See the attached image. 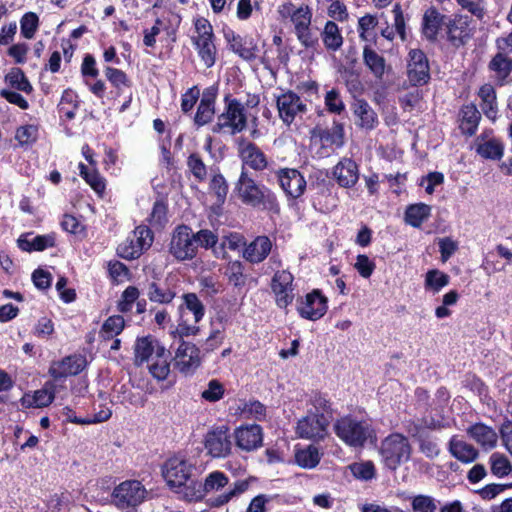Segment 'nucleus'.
I'll return each mask as SVG.
<instances>
[{"mask_svg":"<svg viewBox=\"0 0 512 512\" xmlns=\"http://www.w3.org/2000/svg\"><path fill=\"white\" fill-rule=\"evenodd\" d=\"M447 19L435 7L427 9L422 20V33L426 39L435 42L440 28L446 26Z\"/></svg>","mask_w":512,"mask_h":512,"instance_id":"b1692460","label":"nucleus"},{"mask_svg":"<svg viewBox=\"0 0 512 512\" xmlns=\"http://www.w3.org/2000/svg\"><path fill=\"white\" fill-rule=\"evenodd\" d=\"M468 435L485 448L496 446L498 436L493 428L484 423H475L467 429Z\"/></svg>","mask_w":512,"mask_h":512,"instance_id":"c756f323","label":"nucleus"},{"mask_svg":"<svg viewBox=\"0 0 512 512\" xmlns=\"http://www.w3.org/2000/svg\"><path fill=\"white\" fill-rule=\"evenodd\" d=\"M213 40L214 38H207L206 36L203 39H192L199 57L207 68H211L216 61L217 49Z\"/></svg>","mask_w":512,"mask_h":512,"instance_id":"7c9ffc66","label":"nucleus"},{"mask_svg":"<svg viewBox=\"0 0 512 512\" xmlns=\"http://www.w3.org/2000/svg\"><path fill=\"white\" fill-rule=\"evenodd\" d=\"M333 176L341 187H353L359 179L358 166L354 160L343 158L333 168Z\"/></svg>","mask_w":512,"mask_h":512,"instance_id":"5701e85b","label":"nucleus"},{"mask_svg":"<svg viewBox=\"0 0 512 512\" xmlns=\"http://www.w3.org/2000/svg\"><path fill=\"white\" fill-rule=\"evenodd\" d=\"M5 82L17 91H21L26 94H31L33 92L31 83L20 68H12L5 75Z\"/></svg>","mask_w":512,"mask_h":512,"instance_id":"ea45409f","label":"nucleus"},{"mask_svg":"<svg viewBox=\"0 0 512 512\" xmlns=\"http://www.w3.org/2000/svg\"><path fill=\"white\" fill-rule=\"evenodd\" d=\"M279 184L287 196L296 199L300 197L306 188L304 176L296 169H280L277 172Z\"/></svg>","mask_w":512,"mask_h":512,"instance_id":"a211bd4d","label":"nucleus"},{"mask_svg":"<svg viewBox=\"0 0 512 512\" xmlns=\"http://www.w3.org/2000/svg\"><path fill=\"white\" fill-rule=\"evenodd\" d=\"M31 278L35 287L40 290H46L50 288L52 283L51 273L41 268L34 270Z\"/></svg>","mask_w":512,"mask_h":512,"instance_id":"774afa93","label":"nucleus"},{"mask_svg":"<svg viewBox=\"0 0 512 512\" xmlns=\"http://www.w3.org/2000/svg\"><path fill=\"white\" fill-rule=\"evenodd\" d=\"M322 457L319 448L314 445H309L304 449H297L295 451V462L303 469L315 468Z\"/></svg>","mask_w":512,"mask_h":512,"instance_id":"473e14b6","label":"nucleus"},{"mask_svg":"<svg viewBox=\"0 0 512 512\" xmlns=\"http://www.w3.org/2000/svg\"><path fill=\"white\" fill-rule=\"evenodd\" d=\"M225 276L234 287H243L246 283L244 266L241 261L235 260L228 263Z\"/></svg>","mask_w":512,"mask_h":512,"instance_id":"c03bdc74","label":"nucleus"},{"mask_svg":"<svg viewBox=\"0 0 512 512\" xmlns=\"http://www.w3.org/2000/svg\"><path fill=\"white\" fill-rule=\"evenodd\" d=\"M195 466L186 459L180 457L169 458L162 467V474L167 484L173 488L191 486V480Z\"/></svg>","mask_w":512,"mask_h":512,"instance_id":"39448f33","label":"nucleus"},{"mask_svg":"<svg viewBox=\"0 0 512 512\" xmlns=\"http://www.w3.org/2000/svg\"><path fill=\"white\" fill-rule=\"evenodd\" d=\"M378 24V19L376 16L374 15H371V14H366L364 16H362L361 18H359L358 20V32H359V37L362 39V40H365V41H368L369 38H368V32L372 29H374Z\"/></svg>","mask_w":512,"mask_h":512,"instance_id":"e2e57ef3","label":"nucleus"},{"mask_svg":"<svg viewBox=\"0 0 512 512\" xmlns=\"http://www.w3.org/2000/svg\"><path fill=\"white\" fill-rule=\"evenodd\" d=\"M272 246V241L268 236H257L253 241L246 245L243 251V257L251 264H259L271 253Z\"/></svg>","mask_w":512,"mask_h":512,"instance_id":"4be33fe9","label":"nucleus"},{"mask_svg":"<svg viewBox=\"0 0 512 512\" xmlns=\"http://www.w3.org/2000/svg\"><path fill=\"white\" fill-rule=\"evenodd\" d=\"M329 419L323 413L309 412L298 420L296 433L302 439L323 440L327 435Z\"/></svg>","mask_w":512,"mask_h":512,"instance_id":"6e6552de","label":"nucleus"},{"mask_svg":"<svg viewBox=\"0 0 512 512\" xmlns=\"http://www.w3.org/2000/svg\"><path fill=\"white\" fill-rule=\"evenodd\" d=\"M228 484V477L221 471L211 472L204 483L191 480V486H187L186 496L190 499L200 500L206 493L218 490Z\"/></svg>","mask_w":512,"mask_h":512,"instance_id":"2eb2a0df","label":"nucleus"},{"mask_svg":"<svg viewBox=\"0 0 512 512\" xmlns=\"http://www.w3.org/2000/svg\"><path fill=\"white\" fill-rule=\"evenodd\" d=\"M353 475L360 480H371L375 477V467L371 461L354 463L350 466Z\"/></svg>","mask_w":512,"mask_h":512,"instance_id":"5fc2aeb1","label":"nucleus"},{"mask_svg":"<svg viewBox=\"0 0 512 512\" xmlns=\"http://www.w3.org/2000/svg\"><path fill=\"white\" fill-rule=\"evenodd\" d=\"M407 77L412 86H423L430 81V66L421 49H411L407 59Z\"/></svg>","mask_w":512,"mask_h":512,"instance_id":"1a4fd4ad","label":"nucleus"},{"mask_svg":"<svg viewBox=\"0 0 512 512\" xmlns=\"http://www.w3.org/2000/svg\"><path fill=\"white\" fill-rule=\"evenodd\" d=\"M39 25V18L34 12L25 13L20 20L21 34L26 39L34 37Z\"/></svg>","mask_w":512,"mask_h":512,"instance_id":"8fccbe9b","label":"nucleus"},{"mask_svg":"<svg viewBox=\"0 0 512 512\" xmlns=\"http://www.w3.org/2000/svg\"><path fill=\"white\" fill-rule=\"evenodd\" d=\"M354 267L360 276L369 278L375 270V263L371 261L367 255L360 254L356 258Z\"/></svg>","mask_w":512,"mask_h":512,"instance_id":"69168bd1","label":"nucleus"},{"mask_svg":"<svg viewBox=\"0 0 512 512\" xmlns=\"http://www.w3.org/2000/svg\"><path fill=\"white\" fill-rule=\"evenodd\" d=\"M187 166L189 167L193 176L200 182L204 181L207 177V168L203 160L197 153H192L187 159Z\"/></svg>","mask_w":512,"mask_h":512,"instance_id":"603ef678","label":"nucleus"},{"mask_svg":"<svg viewBox=\"0 0 512 512\" xmlns=\"http://www.w3.org/2000/svg\"><path fill=\"white\" fill-rule=\"evenodd\" d=\"M146 295L151 302L169 304L175 298L176 292L166 283L153 280L146 285Z\"/></svg>","mask_w":512,"mask_h":512,"instance_id":"c85d7f7f","label":"nucleus"},{"mask_svg":"<svg viewBox=\"0 0 512 512\" xmlns=\"http://www.w3.org/2000/svg\"><path fill=\"white\" fill-rule=\"evenodd\" d=\"M146 490L141 482L127 480L116 486L112 493L115 505L120 509L136 507L143 502Z\"/></svg>","mask_w":512,"mask_h":512,"instance_id":"0eeeda50","label":"nucleus"},{"mask_svg":"<svg viewBox=\"0 0 512 512\" xmlns=\"http://www.w3.org/2000/svg\"><path fill=\"white\" fill-rule=\"evenodd\" d=\"M143 253V246L136 244L134 239L127 238L117 247V255L126 260H133Z\"/></svg>","mask_w":512,"mask_h":512,"instance_id":"09e8293b","label":"nucleus"},{"mask_svg":"<svg viewBox=\"0 0 512 512\" xmlns=\"http://www.w3.org/2000/svg\"><path fill=\"white\" fill-rule=\"evenodd\" d=\"M154 340L155 338L150 335L137 338L134 346V363L136 366H141L144 362L149 360L153 354Z\"/></svg>","mask_w":512,"mask_h":512,"instance_id":"4c0bfd02","label":"nucleus"},{"mask_svg":"<svg viewBox=\"0 0 512 512\" xmlns=\"http://www.w3.org/2000/svg\"><path fill=\"white\" fill-rule=\"evenodd\" d=\"M182 299L183 303L178 308L180 315H183L184 309H187L193 313L194 322H200L205 315V306L198 296L195 293H185L182 295Z\"/></svg>","mask_w":512,"mask_h":512,"instance_id":"e433bc0d","label":"nucleus"},{"mask_svg":"<svg viewBox=\"0 0 512 512\" xmlns=\"http://www.w3.org/2000/svg\"><path fill=\"white\" fill-rule=\"evenodd\" d=\"M431 207L425 203L409 205L405 211V222L414 228H419L429 218Z\"/></svg>","mask_w":512,"mask_h":512,"instance_id":"f704fd0d","label":"nucleus"},{"mask_svg":"<svg viewBox=\"0 0 512 512\" xmlns=\"http://www.w3.org/2000/svg\"><path fill=\"white\" fill-rule=\"evenodd\" d=\"M234 439L237 447L244 451H253L262 446L263 429L258 424L242 425L235 429Z\"/></svg>","mask_w":512,"mask_h":512,"instance_id":"f3484780","label":"nucleus"},{"mask_svg":"<svg viewBox=\"0 0 512 512\" xmlns=\"http://www.w3.org/2000/svg\"><path fill=\"white\" fill-rule=\"evenodd\" d=\"M476 152L485 159L500 160L504 153V146L496 138H491L484 142H479V138H477Z\"/></svg>","mask_w":512,"mask_h":512,"instance_id":"72a5a7b5","label":"nucleus"},{"mask_svg":"<svg viewBox=\"0 0 512 512\" xmlns=\"http://www.w3.org/2000/svg\"><path fill=\"white\" fill-rule=\"evenodd\" d=\"M124 325L125 321L122 316L113 315L104 321L100 333L104 339H112L122 332Z\"/></svg>","mask_w":512,"mask_h":512,"instance_id":"a18cd8bd","label":"nucleus"},{"mask_svg":"<svg viewBox=\"0 0 512 512\" xmlns=\"http://www.w3.org/2000/svg\"><path fill=\"white\" fill-rule=\"evenodd\" d=\"M322 40L328 50L336 51L343 44V37L338 25L333 21H327L322 32Z\"/></svg>","mask_w":512,"mask_h":512,"instance_id":"58836bf2","label":"nucleus"},{"mask_svg":"<svg viewBox=\"0 0 512 512\" xmlns=\"http://www.w3.org/2000/svg\"><path fill=\"white\" fill-rule=\"evenodd\" d=\"M205 448L213 457H226L231 452L232 448L228 428L226 426H221L208 432L205 437Z\"/></svg>","mask_w":512,"mask_h":512,"instance_id":"dca6fc26","label":"nucleus"},{"mask_svg":"<svg viewBox=\"0 0 512 512\" xmlns=\"http://www.w3.org/2000/svg\"><path fill=\"white\" fill-rule=\"evenodd\" d=\"M223 395L224 387L217 379L210 380L208 388L201 393V397L208 402H217Z\"/></svg>","mask_w":512,"mask_h":512,"instance_id":"4d7b16f0","label":"nucleus"},{"mask_svg":"<svg viewBox=\"0 0 512 512\" xmlns=\"http://www.w3.org/2000/svg\"><path fill=\"white\" fill-rule=\"evenodd\" d=\"M448 274L438 270L431 269L425 275L424 288L426 291L438 293L442 288L449 284Z\"/></svg>","mask_w":512,"mask_h":512,"instance_id":"a19ab883","label":"nucleus"},{"mask_svg":"<svg viewBox=\"0 0 512 512\" xmlns=\"http://www.w3.org/2000/svg\"><path fill=\"white\" fill-rule=\"evenodd\" d=\"M491 472L499 478H503L512 472V465L508 458L500 453H493L490 456Z\"/></svg>","mask_w":512,"mask_h":512,"instance_id":"49530a36","label":"nucleus"},{"mask_svg":"<svg viewBox=\"0 0 512 512\" xmlns=\"http://www.w3.org/2000/svg\"><path fill=\"white\" fill-rule=\"evenodd\" d=\"M294 276L288 270L275 271L271 279V290L275 296L276 305L286 309L294 300Z\"/></svg>","mask_w":512,"mask_h":512,"instance_id":"9d476101","label":"nucleus"},{"mask_svg":"<svg viewBox=\"0 0 512 512\" xmlns=\"http://www.w3.org/2000/svg\"><path fill=\"white\" fill-rule=\"evenodd\" d=\"M169 252L178 261L193 259L197 254L192 229L187 225H179L175 228L169 244Z\"/></svg>","mask_w":512,"mask_h":512,"instance_id":"423d86ee","label":"nucleus"},{"mask_svg":"<svg viewBox=\"0 0 512 512\" xmlns=\"http://www.w3.org/2000/svg\"><path fill=\"white\" fill-rule=\"evenodd\" d=\"M291 20L295 25V31L303 30L304 28L310 27L311 12L308 7L299 8L293 13Z\"/></svg>","mask_w":512,"mask_h":512,"instance_id":"338daca9","label":"nucleus"},{"mask_svg":"<svg viewBox=\"0 0 512 512\" xmlns=\"http://www.w3.org/2000/svg\"><path fill=\"white\" fill-rule=\"evenodd\" d=\"M87 366L86 357L74 354L64 357L61 361L53 362L49 374L54 380H62L68 376L80 374Z\"/></svg>","mask_w":512,"mask_h":512,"instance_id":"4468645a","label":"nucleus"},{"mask_svg":"<svg viewBox=\"0 0 512 512\" xmlns=\"http://www.w3.org/2000/svg\"><path fill=\"white\" fill-rule=\"evenodd\" d=\"M412 447L408 439L400 433L388 435L382 442L379 449L384 466L395 471L402 463L409 461Z\"/></svg>","mask_w":512,"mask_h":512,"instance_id":"7ed1b4c3","label":"nucleus"},{"mask_svg":"<svg viewBox=\"0 0 512 512\" xmlns=\"http://www.w3.org/2000/svg\"><path fill=\"white\" fill-rule=\"evenodd\" d=\"M149 221L155 227H162L167 222V206L163 201L154 203Z\"/></svg>","mask_w":512,"mask_h":512,"instance_id":"13d9d810","label":"nucleus"},{"mask_svg":"<svg viewBox=\"0 0 512 512\" xmlns=\"http://www.w3.org/2000/svg\"><path fill=\"white\" fill-rule=\"evenodd\" d=\"M447 38L455 46L465 44L468 37V17L458 15L455 18L447 19Z\"/></svg>","mask_w":512,"mask_h":512,"instance_id":"bb28decb","label":"nucleus"},{"mask_svg":"<svg viewBox=\"0 0 512 512\" xmlns=\"http://www.w3.org/2000/svg\"><path fill=\"white\" fill-rule=\"evenodd\" d=\"M237 410L245 419L265 421L267 417L266 406L258 400L240 401Z\"/></svg>","mask_w":512,"mask_h":512,"instance_id":"2f4dec72","label":"nucleus"},{"mask_svg":"<svg viewBox=\"0 0 512 512\" xmlns=\"http://www.w3.org/2000/svg\"><path fill=\"white\" fill-rule=\"evenodd\" d=\"M105 76L113 87L117 90V96L124 92V88H130L132 83L127 74L117 68L107 66L105 68Z\"/></svg>","mask_w":512,"mask_h":512,"instance_id":"37998d69","label":"nucleus"},{"mask_svg":"<svg viewBox=\"0 0 512 512\" xmlns=\"http://www.w3.org/2000/svg\"><path fill=\"white\" fill-rule=\"evenodd\" d=\"M277 108L280 118L288 125L294 121L298 113L306 111V105L291 90L277 97Z\"/></svg>","mask_w":512,"mask_h":512,"instance_id":"aec40b11","label":"nucleus"},{"mask_svg":"<svg viewBox=\"0 0 512 512\" xmlns=\"http://www.w3.org/2000/svg\"><path fill=\"white\" fill-rule=\"evenodd\" d=\"M175 367L184 375H192L201 365L200 349L193 343L182 340L174 357Z\"/></svg>","mask_w":512,"mask_h":512,"instance_id":"9b49d317","label":"nucleus"},{"mask_svg":"<svg viewBox=\"0 0 512 512\" xmlns=\"http://www.w3.org/2000/svg\"><path fill=\"white\" fill-rule=\"evenodd\" d=\"M140 292L136 286H128L121 295V299L118 302V310L121 313H127L131 311L132 305L139 298Z\"/></svg>","mask_w":512,"mask_h":512,"instance_id":"3c124183","label":"nucleus"},{"mask_svg":"<svg viewBox=\"0 0 512 512\" xmlns=\"http://www.w3.org/2000/svg\"><path fill=\"white\" fill-rule=\"evenodd\" d=\"M480 120L481 113L475 104L469 103L461 107L459 111V129L462 134L468 137L475 135Z\"/></svg>","mask_w":512,"mask_h":512,"instance_id":"a878e982","label":"nucleus"},{"mask_svg":"<svg viewBox=\"0 0 512 512\" xmlns=\"http://www.w3.org/2000/svg\"><path fill=\"white\" fill-rule=\"evenodd\" d=\"M333 429L336 436L349 447L360 448L367 442L376 441V433L372 425L365 420H357L351 415L337 419Z\"/></svg>","mask_w":512,"mask_h":512,"instance_id":"f257e3e1","label":"nucleus"},{"mask_svg":"<svg viewBox=\"0 0 512 512\" xmlns=\"http://www.w3.org/2000/svg\"><path fill=\"white\" fill-rule=\"evenodd\" d=\"M238 153L243 165H247L255 171L264 170L268 165L267 158L260 148L244 138L238 140Z\"/></svg>","mask_w":512,"mask_h":512,"instance_id":"6ab92c4d","label":"nucleus"},{"mask_svg":"<svg viewBox=\"0 0 512 512\" xmlns=\"http://www.w3.org/2000/svg\"><path fill=\"white\" fill-rule=\"evenodd\" d=\"M310 403L315 409L314 413H323V415H327L328 419L332 417L333 410L331 403L324 394L314 392L310 398Z\"/></svg>","mask_w":512,"mask_h":512,"instance_id":"864d4df0","label":"nucleus"},{"mask_svg":"<svg viewBox=\"0 0 512 512\" xmlns=\"http://www.w3.org/2000/svg\"><path fill=\"white\" fill-rule=\"evenodd\" d=\"M37 127L34 125H25L17 128L15 139L21 146L33 143L37 137Z\"/></svg>","mask_w":512,"mask_h":512,"instance_id":"680f3d73","label":"nucleus"},{"mask_svg":"<svg viewBox=\"0 0 512 512\" xmlns=\"http://www.w3.org/2000/svg\"><path fill=\"white\" fill-rule=\"evenodd\" d=\"M209 189L216 196L218 204L222 205L225 203L229 187L221 173L213 175L209 183Z\"/></svg>","mask_w":512,"mask_h":512,"instance_id":"de8ad7c7","label":"nucleus"},{"mask_svg":"<svg viewBox=\"0 0 512 512\" xmlns=\"http://www.w3.org/2000/svg\"><path fill=\"white\" fill-rule=\"evenodd\" d=\"M235 191L240 200L252 207L263 206L265 209L274 210L278 208L276 195L266 186L256 183L251 178L244 166L235 185Z\"/></svg>","mask_w":512,"mask_h":512,"instance_id":"f03ea898","label":"nucleus"},{"mask_svg":"<svg viewBox=\"0 0 512 512\" xmlns=\"http://www.w3.org/2000/svg\"><path fill=\"white\" fill-rule=\"evenodd\" d=\"M325 105L329 112L335 114H340L345 109V104L336 89H332L326 93Z\"/></svg>","mask_w":512,"mask_h":512,"instance_id":"052dcab7","label":"nucleus"},{"mask_svg":"<svg viewBox=\"0 0 512 512\" xmlns=\"http://www.w3.org/2000/svg\"><path fill=\"white\" fill-rule=\"evenodd\" d=\"M327 308V298L319 290H313L300 300L297 311L302 318L316 321L324 316Z\"/></svg>","mask_w":512,"mask_h":512,"instance_id":"ddd939ff","label":"nucleus"},{"mask_svg":"<svg viewBox=\"0 0 512 512\" xmlns=\"http://www.w3.org/2000/svg\"><path fill=\"white\" fill-rule=\"evenodd\" d=\"M321 141L326 145L342 147L344 144L343 124L334 121L331 128L321 129L319 132Z\"/></svg>","mask_w":512,"mask_h":512,"instance_id":"79ce46f5","label":"nucleus"},{"mask_svg":"<svg viewBox=\"0 0 512 512\" xmlns=\"http://www.w3.org/2000/svg\"><path fill=\"white\" fill-rule=\"evenodd\" d=\"M448 451L454 458L463 463H471L479 456L477 449L474 448L473 445L459 440L457 436L451 437L448 444Z\"/></svg>","mask_w":512,"mask_h":512,"instance_id":"cd10ccee","label":"nucleus"},{"mask_svg":"<svg viewBox=\"0 0 512 512\" xmlns=\"http://www.w3.org/2000/svg\"><path fill=\"white\" fill-rule=\"evenodd\" d=\"M363 62L376 78L381 79L383 77L385 58L368 45L363 48Z\"/></svg>","mask_w":512,"mask_h":512,"instance_id":"c9c22d12","label":"nucleus"},{"mask_svg":"<svg viewBox=\"0 0 512 512\" xmlns=\"http://www.w3.org/2000/svg\"><path fill=\"white\" fill-rule=\"evenodd\" d=\"M195 244L205 249L213 248L218 242L217 235L208 229H201L197 233H193Z\"/></svg>","mask_w":512,"mask_h":512,"instance_id":"bf43d9fd","label":"nucleus"},{"mask_svg":"<svg viewBox=\"0 0 512 512\" xmlns=\"http://www.w3.org/2000/svg\"><path fill=\"white\" fill-rule=\"evenodd\" d=\"M419 450L430 459L436 458L440 454V448L436 441H434L429 434L421 438L418 442Z\"/></svg>","mask_w":512,"mask_h":512,"instance_id":"0e129e2a","label":"nucleus"},{"mask_svg":"<svg viewBox=\"0 0 512 512\" xmlns=\"http://www.w3.org/2000/svg\"><path fill=\"white\" fill-rule=\"evenodd\" d=\"M488 69L494 72L496 84L503 86L508 83L512 72V58L505 52L498 51L488 63Z\"/></svg>","mask_w":512,"mask_h":512,"instance_id":"393cba45","label":"nucleus"},{"mask_svg":"<svg viewBox=\"0 0 512 512\" xmlns=\"http://www.w3.org/2000/svg\"><path fill=\"white\" fill-rule=\"evenodd\" d=\"M414 512H436L437 505L433 497L428 495H417L412 500Z\"/></svg>","mask_w":512,"mask_h":512,"instance_id":"6e6d98bb","label":"nucleus"},{"mask_svg":"<svg viewBox=\"0 0 512 512\" xmlns=\"http://www.w3.org/2000/svg\"><path fill=\"white\" fill-rule=\"evenodd\" d=\"M223 36L229 49L245 61H254L259 51L258 45L252 37H242L231 28L223 29Z\"/></svg>","mask_w":512,"mask_h":512,"instance_id":"f8f14e48","label":"nucleus"},{"mask_svg":"<svg viewBox=\"0 0 512 512\" xmlns=\"http://www.w3.org/2000/svg\"><path fill=\"white\" fill-rule=\"evenodd\" d=\"M224 102L225 110L218 116L213 132L219 133L225 128H230L232 135L242 132L247 126L244 105L229 94L225 96Z\"/></svg>","mask_w":512,"mask_h":512,"instance_id":"20e7f679","label":"nucleus"},{"mask_svg":"<svg viewBox=\"0 0 512 512\" xmlns=\"http://www.w3.org/2000/svg\"><path fill=\"white\" fill-rule=\"evenodd\" d=\"M352 111L357 118L355 124L361 129L371 131L378 126V115L365 99H355Z\"/></svg>","mask_w":512,"mask_h":512,"instance_id":"412c9836","label":"nucleus"}]
</instances>
